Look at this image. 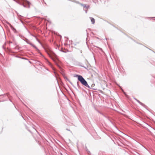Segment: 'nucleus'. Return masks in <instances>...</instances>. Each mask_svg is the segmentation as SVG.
Returning a JSON list of instances; mask_svg holds the SVG:
<instances>
[{"mask_svg": "<svg viewBox=\"0 0 155 155\" xmlns=\"http://www.w3.org/2000/svg\"><path fill=\"white\" fill-rule=\"evenodd\" d=\"M76 75V77L78 78V80L82 84L85 86L86 87L90 88V87L87 84V82L82 76L78 74H77Z\"/></svg>", "mask_w": 155, "mask_h": 155, "instance_id": "1", "label": "nucleus"}, {"mask_svg": "<svg viewBox=\"0 0 155 155\" xmlns=\"http://www.w3.org/2000/svg\"><path fill=\"white\" fill-rule=\"evenodd\" d=\"M8 24L9 25V26L15 32H16V31L15 28H14L10 24L8 23Z\"/></svg>", "mask_w": 155, "mask_h": 155, "instance_id": "2", "label": "nucleus"}, {"mask_svg": "<svg viewBox=\"0 0 155 155\" xmlns=\"http://www.w3.org/2000/svg\"><path fill=\"white\" fill-rule=\"evenodd\" d=\"M80 4L82 6H83L84 8H86L87 9H88L89 7V5H87L86 4Z\"/></svg>", "mask_w": 155, "mask_h": 155, "instance_id": "3", "label": "nucleus"}, {"mask_svg": "<svg viewBox=\"0 0 155 155\" xmlns=\"http://www.w3.org/2000/svg\"><path fill=\"white\" fill-rule=\"evenodd\" d=\"M136 101H137L140 105H141L142 106L144 107L145 106V105L144 104H143V103H142V102H140V101H139L137 99Z\"/></svg>", "mask_w": 155, "mask_h": 155, "instance_id": "4", "label": "nucleus"}, {"mask_svg": "<svg viewBox=\"0 0 155 155\" xmlns=\"http://www.w3.org/2000/svg\"><path fill=\"white\" fill-rule=\"evenodd\" d=\"M90 18L91 19V20L92 22V24H94L95 22L94 19L92 17H90Z\"/></svg>", "mask_w": 155, "mask_h": 155, "instance_id": "5", "label": "nucleus"}, {"mask_svg": "<svg viewBox=\"0 0 155 155\" xmlns=\"http://www.w3.org/2000/svg\"><path fill=\"white\" fill-rule=\"evenodd\" d=\"M29 44L30 45H31V46H33V47H34L35 49H37V50H38V48H37L35 46V45H34L33 44H32V43H31L30 42V43L28 44Z\"/></svg>", "mask_w": 155, "mask_h": 155, "instance_id": "6", "label": "nucleus"}, {"mask_svg": "<svg viewBox=\"0 0 155 155\" xmlns=\"http://www.w3.org/2000/svg\"><path fill=\"white\" fill-rule=\"evenodd\" d=\"M29 44L30 45H31V46H33V47H34L35 49H37V50H38V48H37L35 46V45H34L33 44H32V43H31L30 42V43L28 44Z\"/></svg>", "mask_w": 155, "mask_h": 155, "instance_id": "7", "label": "nucleus"}, {"mask_svg": "<svg viewBox=\"0 0 155 155\" xmlns=\"http://www.w3.org/2000/svg\"><path fill=\"white\" fill-rule=\"evenodd\" d=\"M29 44L30 45H31V46H33V47H34L35 49H37V50H38V48H37L35 46V45H34L33 44H32V43H31L30 42V43L28 44Z\"/></svg>", "mask_w": 155, "mask_h": 155, "instance_id": "8", "label": "nucleus"}, {"mask_svg": "<svg viewBox=\"0 0 155 155\" xmlns=\"http://www.w3.org/2000/svg\"><path fill=\"white\" fill-rule=\"evenodd\" d=\"M17 3H18L19 4H20L21 5H22L24 7H26V6L25 5H24V4H21L20 2L18 1H15Z\"/></svg>", "mask_w": 155, "mask_h": 155, "instance_id": "9", "label": "nucleus"}, {"mask_svg": "<svg viewBox=\"0 0 155 155\" xmlns=\"http://www.w3.org/2000/svg\"><path fill=\"white\" fill-rule=\"evenodd\" d=\"M65 78L71 84H72L71 83V81H70V80L68 79V78H67L66 77Z\"/></svg>", "mask_w": 155, "mask_h": 155, "instance_id": "10", "label": "nucleus"}, {"mask_svg": "<svg viewBox=\"0 0 155 155\" xmlns=\"http://www.w3.org/2000/svg\"><path fill=\"white\" fill-rule=\"evenodd\" d=\"M26 42L28 44L30 43V41L28 40H27Z\"/></svg>", "mask_w": 155, "mask_h": 155, "instance_id": "11", "label": "nucleus"}, {"mask_svg": "<svg viewBox=\"0 0 155 155\" xmlns=\"http://www.w3.org/2000/svg\"><path fill=\"white\" fill-rule=\"evenodd\" d=\"M27 3L28 4V8H29V7H30V6H29L30 4V3L29 2H28V1H27Z\"/></svg>", "mask_w": 155, "mask_h": 155, "instance_id": "12", "label": "nucleus"}, {"mask_svg": "<svg viewBox=\"0 0 155 155\" xmlns=\"http://www.w3.org/2000/svg\"><path fill=\"white\" fill-rule=\"evenodd\" d=\"M77 86H78V88H79V87H80V86L79 85V84L78 83V82H77Z\"/></svg>", "mask_w": 155, "mask_h": 155, "instance_id": "13", "label": "nucleus"}, {"mask_svg": "<svg viewBox=\"0 0 155 155\" xmlns=\"http://www.w3.org/2000/svg\"><path fill=\"white\" fill-rule=\"evenodd\" d=\"M47 52L48 53V54L49 55V56L50 57H51V55H50V54L48 52Z\"/></svg>", "mask_w": 155, "mask_h": 155, "instance_id": "14", "label": "nucleus"}, {"mask_svg": "<svg viewBox=\"0 0 155 155\" xmlns=\"http://www.w3.org/2000/svg\"><path fill=\"white\" fill-rule=\"evenodd\" d=\"M134 100H136H136H137V99L136 98H134Z\"/></svg>", "mask_w": 155, "mask_h": 155, "instance_id": "15", "label": "nucleus"}, {"mask_svg": "<svg viewBox=\"0 0 155 155\" xmlns=\"http://www.w3.org/2000/svg\"><path fill=\"white\" fill-rule=\"evenodd\" d=\"M85 12H86V13H87V10L85 11Z\"/></svg>", "mask_w": 155, "mask_h": 155, "instance_id": "16", "label": "nucleus"}, {"mask_svg": "<svg viewBox=\"0 0 155 155\" xmlns=\"http://www.w3.org/2000/svg\"><path fill=\"white\" fill-rule=\"evenodd\" d=\"M82 66L83 67V66ZM84 67V68L85 69H87V68L86 67Z\"/></svg>", "mask_w": 155, "mask_h": 155, "instance_id": "17", "label": "nucleus"}, {"mask_svg": "<svg viewBox=\"0 0 155 155\" xmlns=\"http://www.w3.org/2000/svg\"><path fill=\"white\" fill-rule=\"evenodd\" d=\"M52 59H53V61H55V60H54V59H53V58H52Z\"/></svg>", "mask_w": 155, "mask_h": 155, "instance_id": "18", "label": "nucleus"}, {"mask_svg": "<svg viewBox=\"0 0 155 155\" xmlns=\"http://www.w3.org/2000/svg\"><path fill=\"white\" fill-rule=\"evenodd\" d=\"M100 49H101V50H102L101 48H99Z\"/></svg>", "mask_w": 155, "mask_h": 155, "instance_id": "19", "label": "nucleus"}]
</instances>
